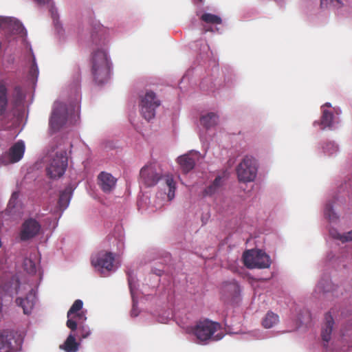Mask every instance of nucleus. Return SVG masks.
I'll use <instances>...</instances> for the list:
<instances>
[{
	"label": "nucleus",
	"instance_id": "obj_26",
	"mask_svg": "<svg viewBox=\"0 0 352 352\" xmlns=\"http://www.w3.org/2000/svg\"><path fill=\"white\" fill-rule=\"evenodd\" d=\"M278 322V316L272 311L267 313L262 320V325L265 329L273 327Z\"/></svg>",
	"mask_w": 352,
	"mask_h": 352
},
{
	"label": "nucleus",
	"instance_id": "obj_3",
	"mask_svg": "<svg viewBox=\"0 0 352 352\" xmlns=\"http://www.w3.org/2000/svg\"><path fill=\"white\" fill-rule=\"evenodd\" d=\"M244 265L250 269L268 268L270 266V256L261 250H248L243 254Z\"/></svg>",
	"mask_w": 352,
	"mask_h": 352
},
{
	"label": "nucleus",
	"instance_id": "obj_18",
	"mask_svg": "<svg viewBox=\"0 0 352 352\" xmlns=\"http://www.w3.org/2000/svg\"><path fill=\"white\" fill-rule=\"evenodd\" d=\"M8 89L6 82L0 80V116H3L8 106Z\"/></svg>",
	"mask_w": 352,
	"mask_h": 352
},
{
	"label": "nucleus",
	"instance_id": "obj_40",
	"mask_svg": "<svg viewBox=\"0 0 352 352\" xmlns=\"http://www.w3.org/2000/svg\"><path fill=\"white\" fill-rule=\"evenodd\" d=\"M207 31L212 32L213 30H212V28H209V29H207V30H206V32H207Z\"/></svg>",
	"mask_w": 352,
	"mask_h": 352
},
{
	"label": "nucleus",
	"instance_id": "obj_33",
	"mask_svg": "<svg viewBox=\"0 0 352 352\" xmlns=\"http://www.w3.org/2000/svg\"><path fill=\"white\" fill-rule=\"evenodd\" d=\"M30 74L32 77H36V78L37 77V76L38 74V67L36 65L34 58L33 60V63H32V65L30 70Z\"/></svg>",
	"mask_w": 352,
	"mask_h": 352
},
{
	"label": "nucleus",
	"instance_id": "obj_9",
	"mask_svg": "<svg viewBox=\"0 0 352 352\" xmlns=\"http://www.w3.org/2000/svg\"><path fill=\"white\" fill-rule=\"evenodd\" d=\"M41 225L34 218H28L21 225L19 236L25 241L33 239L41 233Z\"/></svg>",
	"mask_w": 352,
	"mask_h": 352
},
{
	"label": "nucleus",
	"instance_id": "obj_12",
	"mask_svg": "<svg viewBox=\"0 0 352 352\" xmlns=\"http://www.w3.org/2000/svg\"><path fill=\"white\" fill-rule=\"evenodd\" d=\"M140 175L142 182L148 187L155 186L161 179V174L157 173L155 166L152 164L142 168Z\"/></svg>",
	"mask_w": 352,
	"mask_h": 352
},
{
	"label": "nucleus",
	"instance_id": "obj_2",
	"mask_svg": "<svg viewBox=\"0 0 352 352\" xmlns=\"http://www.w3.org/2000/svg\"><path fill=\"white\" fill-rule=\"evenodd\" d=\"M68 109L63 102H55L49 120V127L52 133L58 131L63 127L68 120Z\"/></svg>",
	"mask_w": 352,
	"mask_h": 352
},
{
	"label": "nucleus",
	"instance_id": "obj_13",
	"mask_svg": "<svg viewBox=\"0 0 352 352\" xmlns=\"http://www.w3.org/2000/svg\"><path fill=\"white\" fill-rule=\"evenodd\" d=\"M221 293L225 300L234 301L239 296L240 287L235 280L224 282L221 288Z\"/></svg>",
	"mask_w": 352,
	"mask_h": 352
},
{
	"label": "nucleus",
	"instance_id": "obj_19",
	"mask_svg": "<svg viewBox=\"0 0 352 352\" xmlns=\"http://www.w3.org/2000/svg\"><path fill=\"white\" fill-rule=\"evenodd\" d=\"M324 318L325 322L322 328L321 337L322 340L327 343L331 340L334 322L332 316L329 313L326 314Z\"/></svg>",
	"mask_w": 352,
	"mask_h": 352
},
{
	"label": "nucleus",
	"instance_id": "obj_5",
	"mask_svg": "<svg viewBox=\"0 0 352 352\" xmlns=\"http://www.w3.org/2000/svg\"><path fill=\"white\" fill-rule=\"evenodd\" d=\"M140 112L142 116L148 121L153 119L155 115V109L161 102L152 91H147L144 96H140Z\"/></svg>",
	"mask_w": 352,
	"mask_h": 352
},
{
	"label": "nucleus",
	"instance_id": "obj_28",
	"mask_svg": "<svg viewBox=\"0 0 352 352\" xmlns=\"http://www.w3.org/2000/svg\"><path fill=\"white\" fill-rule=\"evenodd\" d=\"M200 19L202 21L208 24L218 25L222 23L220 16L210 13L203 14Z\"/></svg>",
	"mask_w": 352,
	"mask_h": 352
},
{
	"label": "nucleus",
	"instance_id": "obj_20",
	"mask_svg": "<svg viewBox=\"0 0 352 352\" xmlns=\"http://www.w3.org/2000/svg\"><path fill=\"white\" fill-rule=\"evenodd\" d=\"M79 343L76 341L74 335L70 333L60 349L65 352H76L78 350Z\"/></svg>",
	"mask_w": 352,
	"mask_h": 352
},
{
	"label": "nucleus",
	"instance_id": "obj_4",
	"mask_svg": "<svg viewBox=\"0 0 352 352\" xmlns=\"http://www.w3.org/2000/svg\"><path fill=\"white\" fill-rule=\"evenodd\" d=\"M236 170L239 182L246 183L254 181L257 173L256 160L251 157H245Z\"/></svg>",
	"mask_w": 352,
	"mask_h": 352
},
{
	"label": "nucleus",
	"instance_id": "obj_42",
	"mask_svg": "<svg viewBox=\"0 0 352 352\" xmlns=\"http://www.w3.org/2000/svg\"><path fill=\"white\" fill-rule=\"evenodd\" d=\"M325 105L329 107V106H330V104L327 103Z\"/></svg>",
	"mask_w": 352,
	"mask_h": 352
},
{
	"label": "nucleus",
	"instance_id": "obj_1",
	"mask_svg": "<svg viewBox=\"0 0 352 352\" xmlns=\"http://www.w3.org/2000/svg\"><path fill=\"white\" fill-rule=\"evenodd\" d=\"M91 73L96 84L106 82L110 74V63L107 52L103 49L94 50L90 58Z\"/></svg>",
	"mask_w": 352,
	"mask_h": 352
},
{
	"label": "nucleus",
	"instance_id": "obj_41",
	"mask_svg": "<svg viewBox=\"0 0 352 352\" xmlns=\"http://www.w3.org/2000/svg\"><path fill=\"white\" fill-rule=\"evenodd\" d=\"M129 287L131 288L130 280H129Z\"/></svg>",
	"mask_w": 352,
	"mask_h": 352
},
{
	"label": "nucleus",
	"instance_id": "obj_27",
	"mask_svg": "<svg viewBox=\"0 0 352 352\" xmlns=\"http://www.w3.org/2000/svg\"><path fill=\"white\" fill-rule=\"evenodd\" d=\"M333 113L328 110H323L322 115L320 124L322 126V129H324L326 127H331L333 121Z\"/></svg>",
	"mask_w": 352,
	"mask_h": 352
},
{
	"label": "nucleus",
	"instance_id": "obj_24",
	"mask_svg": "<svg viewBox=\"0 0 352 352\" xmlns=\"http://www.w3.org/2000/svg\"><path fill=\"white\" fill-rule=\"evenodd\" d=\"M336 287H337L333 285L331 281L327 278H322L319 281L316 289L319 292L327 293L333 292Z\"/></svg>",
	"mask_w": 352,
	"mask_h": 352
},
{
	"label": "nucleus",
	"instance_id": "obj_23",
	"mask_svg": "<svg viewBox=\"0 0 352 352\" xmlns=\"http://www.w3.org/2000/svg\"><path fill=\"white\" fill-rule=\"evenodd\" d=\"M72 195V188L70 187H67L64 190L60 192L59 199H58V205L60 209H65L69 205L70 198Z\"/></svg>",
	"mask_w": 352,
	"mask_h": 352
},
{
	"label": "nucleus",
	"instance_id": "obj_22",
	"mask_svg": "<svg viewBox=\"0 0 352 352\" xmlns=\"http://www.w3.org/2000/svg\"><path fill=\"white\" fill-rule=\"evenodd\" d=\"M218 116L214 113H209L200 118L201 124L206 129L215 126L218 122Z\"/></svg>",
	"mask_w": 352,
	"mask_h": 352
},
{
	"label": "nucleus",
	"instance_id": "obj_32",
	"mask_svg": "<svg viewBox=\"0 0 352 352\" xmlns=\"http://www.w3.org/2000/svg\"><path fill=\"white\" fill-rule=\"evenodd\" d=\"M15 92V98L14 99V105H17L18 102H20L23 100V94L21 92V89L20 87H15L14 88Z\"/></svg>",
	"mask_w": 352,
	"mask_h": 352
},
{
	"label": "nucleus",
	"instance_id": "obj_25",
	"mask_svg": "<svg viewBox=\"0 0 352 352\" xmlns=\"http://www.w3.org/2000/svg\"><path fill=\"white\" fill-rule=\"evenodd\" d=\"M330 236L340 241L342 243L352 241V230L346 233L340 234L336 229L331 228L329 230Z\"/></svg>",
	"mask_w": 352,
	"mask_h": 352
},
{
	"label": "nucleus",
	"instance_id": "obj_39",
	"mask_svg": "<svg viewBox=\"0 0 352 352\" xmlns=\"http://www.w3.org/2000/svg\"><path fill=\"white\" fill-rule=\"evenodd\" d=\"M2 307H3L2 303L0 302V312L2 310Z\"/></svg>",
	"mask_w": 352,
	"mask_h": 352
},
{
	"label": "nucleus",
	"instance_id": "obj_14",
	"mask_svg": "<svg viewBox=\"0 0 352 352\" xmlns=\"http://www.w3.org/2000/svg\"><path fill=\"white\" fill-rule=\"evenodd\" d=\"M198 158V153L191 151L189 153L179 157L177 158V162L180 165L183 172L186 173L193 169Z\"/></svg>",
	"mask_w": 352,
	"mask_h": 352
},
{
	"label": "nucleus",
	"instance_id": "obj_21",
	"mask_svg": "<svg viewBox=\"0 0 352 352\" xmlns=\"http://www.w3.org/2000/svg\"><path fill=\"white\" fill-rule=\"evenodd\" d=\"M223 177L221 176H217L213 182L205 188L204 195L211 196L217 192L223 186Z\"/></svg>",
	"mask_w": 352,
	"mask_h": 352
},
{
	"label": "nucleus",
	"instance_id": "obj_10",
	"mask_svg": "<svg viewBox=\"0 0 352 352\" xmlns=\"http://www.w3.org/2000/svg\"><path fill=\"white\" fill-rule=\"evenodd\" d=\"M24 152V142L23 141H18L10 147L8 152L2 155L0 157V164L6 165L16 163L23 157Z\"/></svg>",
	"mask_w": 352,
	"mask_h": 352
},
{
	"label": "nucleus",
	"instance_id": "obj_35",
	"mask_svg": "<svg viewBox=\"0 0 352 352\" xmlns=\"http://www.w3.org/2000/svg\"><path fill=\"white\" fill-rule=\"evenodd\" d=\"M79 331H80V338H87L91 332L89 329H87L85 327H80Z\"/></svg>",
	"mask_w": 352,
	"mask_h": 352
},
{
	"label": "nucleus",
	"instance_id": "obj_38",
	"mask_svg": "<svg viewBox=\"0 0 352 352\" xmlns=\"http://www.w3.org/2000/svg\"><path fill=\"white\" fill-rule=\"evenodd\" d=\"M19 197V192H12V195H11V198H10V201H15Z\"/></svg>",
	"mask_w": 352,
	"mask_h": 352
},
{
	"label": "nucleus",
	"instance_id": "obj_7",
	"mask_svg": "<svg viewBox=\"0 0 352 352\" xmlns=\"http://www.w3.org/2000/svg\"><path fill=\"white\" fill-rule=\"evenodd\" d=\"M219 328V323L206 320L199 322L194 327H192V332L199 340L203 342L211 338V336Z\"/></svg>",
	"mask_w": 352,
	"mask_h": 352
},
{
	"label": "nucleus",
	"instance_id": "obj_30",
	"mask_svg": "<svg viewBox=\"0 0 352 352\" xmlns=\"http://www.w3.org/2000/svg\"><path fill=\"white\" fill-rule=\"evenodd\" d=\"M324 216L330 221H335L338 219V215L333 211V206L331 203H327L324 209Z\"/></svg>",
	"mask_w": 352,
	"mask_h": 352
},
{
	"label": "nucleus",
	"instance_id": "obj_37",
	"mask_svg": "<svg viewBox=\"0 0 352 352\" xmlns=\"http://www.w3.org/2000/svg\"><path fill=\"white\" fill-rule=\"evenodd\" d=\"M131 315L133 317H136L138 315V310H137L136 307H135V305L134 304L133 305V308H132L131 311Z\"/></svg>",
	"mask_w": 352,
	"mask_h": 352
},
{
	"label": "nucleus",
	"instance_id": "obj_29",
	"mask_svg": "<svg viewBox=\"0 0 352 352\" xmlns=\"http://www.w3.org/2000/svg\"><path fill=\"white\" fill-rule=\"evenodd\" d=\"M166 184L168 187V198L169 200H172L175 197V182L173 178L170 176H166L165 178Z\"/></svg>",
	"mask_w": 352,
	"mask_h": 352
},
{
	"label": "nucleus",
	"instance_id": "obj_31",
	"mask_svg": "<svg viewBox=\"0 0 352 352\" xmlns=\"http://www.w3.org/2000/svg\"><path fill=\"white\" fill-rule=\"evenodd\" d=\"M332 5L334 8H340L343 6V3L341 0H321V7L327 6L328 5Z\"/></svg>",
	"mask_w": 352,
	"mask_h": 352
},
{
	"label": "nucleus",
	"instance_id": "obj_16",
	"mask_svg": "<svg viewBox=\"0 0 352 352\" xmlns=\"http://www.w3.org/2000/svg\"><path fill=\"white\" fill-rule=\"evenodd\" d=\"M82 305L83 302L81 300H76L67 312V321L66 324L72 331L76 330L78 326V321L73 320V315L78 313V311L82 309Z\"/></svg>",
	"mask_w": 352,
	"mask_h": 352
},
{
	"label": "nucleus",
	"instance_id": "obj_34",
	"mask_svg": "<svg viewBox=\"0 0 352 352\" xmlns=\"http://www.w3.org/2000/svg\"><path fill=\"white\" fill-rule=\"evenodd\" d=\"M74 318H76L78 321L82 322L86 320L87 319L84 311L78 312L73 315V320H74Z\"/></svg>",
	"mask_w": 352,
	"mask_h": 352
},
{
	"label": "nucleus",
	"instance_id": "obj_36",
	"mask_svg": "<svg viewBox=\"0 0 352 352\" xmlns=\"http://www.w3.org/2000/svg\"><path fill=\"white\" fill-rule=\"evenodd\" d=\"M28 263L30 265V268L28 270L30 273H34L36 272V266L35 264L32 262V260H25V265H27Z\"/></svg>",
	"mask_w": 352,
	"mask_h": 352
},
{
	"label": "nucleus",
	"instance_id": "obj_11",
	"mask_svg": "<svg viewBox=\"0 0 352 352\" xmlns=\"http://www.w3.org/2000/svg\"><path fill=\"white\" fill-rule=\"evenodd\" d=\"M91 264L99 270L111 271L113 267L114 256L111 252L101 251L91 257Z\"/></svg>",
	"mask_w": 352,
	"mask_h": 352
},
{
	"label": "nucleus",
	"instance_id": "obj_6",
	"mask_svg": "<svg viewBox=\"0 0 352 352\" xmlns=\"http://www.w3.org/2000/svg\"><path fill=\"white\" fill-rule=\"evenodd\" d=\"M67 167V157L65 151L56 153L46 168L47 175L52 179L63 175Z\"/></svg>",
	"mask_w": 352,
	"mask_h": 352
},
{
	"label": "nucleus",
	"instance_id": "obj_8",
	"mask_svg": "<svg viewBox=\"0 0 352 352\" xmlns=\"http://www.w3.org/2000/svg\"><path fill=\"white\" fill-rule=\"evenodd\" d=\"M20 346L14 331L8 329L0 331V352H16Z\"/></svg>",
	"mask_w": 352,
	"mask_h": 352
},
{
	"label": "nucleus",
	"instance_id": "obj_17",
	"mask_svg": "<svg viewBox=\"0 0 352 352\" xmlns=\"http://www.w3.org/2000/svg\"><path fill=\"white\" fill-rule=\"evenodd\" d=\"M36 302L35 294L31 290L25 298H17L16 303L22 307L25 314H29L34 306Z\"/></svg>",
	"mask_w": 352,
	"mask_h": 352
},
{
	"label": "nucleus",
	"instance_id": "obj_15",
	"mask_svg": "<svg viewBox=\"0 0 352 352\" xmlns=\"http://www.w3.org/2000/svg\"><path fill=\"white\" fill-rule=\"evenodd\" d=\"M98 184L104 192H110L116 186L117 179L110 173L102 172L98 177Z\"/></svg>",
	"mask_w": 352,
	"mask_h": 352
}]
</instances>
